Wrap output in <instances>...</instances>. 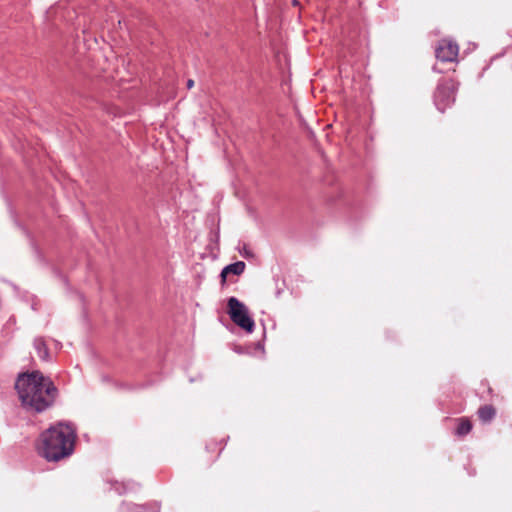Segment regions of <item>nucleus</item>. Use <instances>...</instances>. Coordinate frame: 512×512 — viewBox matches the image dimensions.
<instances>
[{
  "instance_id": "1",
  "label": "nucleus",
  "mask_w": 512,
  "mask_h": 512,
  "mask_svg": "<svg viewBox=\"0 0 512 512\" xmlns=\"http://www.w3.org/2000/svg\"><path fill=\"white\" fill-rule=\"evenodd\" d=\"M15 389L22 406L35 412H42L52 405L57 394L52 381L39 371L20 374Z\"/></svg>"
},
{
  "instance_id": "2",
  "label": "nucleus",
  "mask_w": 512,
  "mask_h": 512,
  "mask_svg": "<svg viewBox=\"0 0 512 512\" xmlns=\"http://www.w3.org/2000/svg\"><path fill=\"white\" fill-rule=\"evenodd\" d=\"M75 440L73 425L59 422L41 434L38 451L47 461L57 462L73 453Z\"/></svg>"
},
{
  "instance_id": "3",
  "label": "nucleus",
  "mask_w": 512,
  "mask_h": 512,
  "mask_svg": "<svg viewBox=\"0 0 512 512\" xmlns=\"http://www.w3.org/2000/svg\"><path fill=\"white\" fill-rule=\"evenodd\" d=\"M227 305L231 320L248 333H252L255 323L250 317L247 307L235 297H230Z\"/></svg>"
},
{
  "instance_id": "4",
  "label": "nucleus",
  "mask_w": 512,
  "mask_h": 512,
  "mask_svg": "<svg viewBox=\"0 0 512 512\" xmlns=\"http://www.w3.org/2000/svg\"><path fill=\"white\" fill-rule=\"evenodd\" d=\"M456 84L453 80L440 83L436 89L434 101L437 109L441 112L454 102Z\"/></svg>"
},
{
  "instance_id": "5",
  "label": "nucleus",
  "mask_w": 512,
  "mask_h": 512,
  "mask_svg": "<svg viewBox=\"0 0 512 512\" xmlns=\"http://www.w3.org/2000/svg\"><path fill=\"white\" fill-rule=\"evenodd\" d=\"M458 45L452 40L443 39L436 47L435 53L438 60L442 62H453L458 56Z\"/></svg>"
},
{
  "instance_id": "6",
  "label": "nucleus",
  "mask_w": 512,
  "mask_h": 512,
  "mask_svg": "<svg viewBox=\"0 0 512 512\" xmlns=\"http://www.w3.org/2000/svg\"><path fill=\"white\" fill-rule=\"evenodd\" d=\"M245 263L242 261H238L232 264L227 265L221 272V276L223 278L226 277L227 274L240 275L244 272Z\"/></svg>"
},
{
  "instance_id": "7",
  "label": "nucleus",
  "mask_w": 512,
  "mask_h": 512,
  "mask_svg": "<svg viewBox=\"0 0 512 512\" xmlns=\"http://www.w3.org/2000/svg\"><path fill=\"white\" fill-rule=\"evenodd\" d=\"M34 348L37 351V354L40 359L42 360H48L49 359V352L46 346V342L43 338L37 337L34 340Z\"/></svg>"
},
{
  "instance_id": "8",
  "label": "nucleus",
  "mask_w": 512,
  "mask_h": 512,
  "mask_svg": "<svg viewBox=\"0 0 512 512\" xmlns=\"http://www.w3.org/2000/svg\"><path fill=\"white\" fill-rule=\"evenodd\" d=\"M478 415L483 422H488L495 416V410L492 406L486 405L479 409Z\"/></svg>"
},
{
  "instance_id": "9",
  "label": "nucleus",
  "mask_w": 512,
  "mask_h": 512,
  "mask_svg": "<svg viewBox=\"0 0 512 512\" xmlns=\"http://www.w3.org/2000/svg\"><path fill=\"white\" fill-rule=\"evenodd\" d=\"M472 429V425L468 420L462 419L456 429V434L459 436H464L468 434Z\"/></svg>"
},
{
  "instance_id": "10",
  "label": "nucleus",
  "mask_w": 512,
  "mask_h": 512,
  "mask_svg": "<svg viewBox=\"0 0 512 512\" xmlns=\"http://www.w3.org/2000/svg\"><path fill=\"white\" fill-rule=\"evenodd\" d=\"M239 253L245 257V258H250L253 256V253L251 252V250L247 247L246 244H243L242 247H239Z\"/></svg>"
},
{
  "instance_id": "11",
  "label": "nucleus",
  "mask_w": 512,
  "mask_h": 512,
  "mask_svg": "<svg viewBox=\"0 0 512 512\" xmlns=\"http://www.w3.org/2000/svg\"><path fill=\"white\" fill-rule=\"evenodd\" d=\"M125 508L133 510L134 512H147L146 507L141 505H126Z\"/></svg>"
},
{
  "instance_id": "12",
  "label": "nucleus",
  "mask_w": 512,
  "mask_h": 512,
  "mask_svg": "<svg viewBox=\"0 0 512 512\" xmlns=\"http://www.w3.org/2000/svg\"><path fill=\"white\" fill-rule=\"evenodd\" d=\"M193 85H194V81L193 80L190 79V80L187 81V87L188 88H192Z\"/></svg>"
},
{
  "instance_id": "13",
  "label": "nucleus",
  "mask_w": 512,
  "mask_h": 512,
  "mask_svg": "<svg viewBox=\"0 0 512 512\" xmlns=\"http://www.w3.org/2000/svg\"><path fill=\"white\" fill-rule=\"evenodd\" d=\"M159 509H160L159 506L155 505V508H154L153 512H159Z\"/></svg>"
}]
</instances>
